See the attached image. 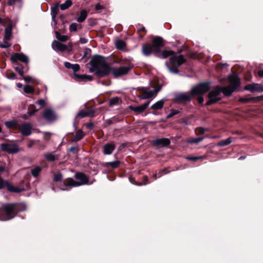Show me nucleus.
<instances>
[{"mask_svg":"<svg viewBox=\"0 0 263 263\" xmlns=\"http://www.w3.org/2000/svg\"><path fill=\"white\" fill-rule=\"evenodd\" d=\"M90 70L94 72L98 77L101 78L108 75L110 72L118 78L126 74L132 69L130 66H123L119 67H111L106 62L104 57L95 55L90 62Z\"/></svg>","mask_w":263,"mask_h":263,"instance_id":"nucleus-1","label":"nucleus"},{"mask_svg":"<svg viewBox=\"0 0 263 263\" xmlns=\"http://www.w3.org/2000/svg\"><path fill=\"white\" fill-rule=\"evenodd\" d=\"M229 80L230 83L229 85L217 86L209 92L208 95L209 100L206 102V105H212L220 100L221 98L218 97V96L221 92L226 96H231L240 85V80L236 76H229Z\"/></svg>","mask_w":263,"mask_h":263,"instance_id":"nucleus-2","label":"nucleus"},{"mask_svg":"<svg viewBox=\"0 0 263 263\" xmlns=\"http://www.w3.org/2000/svg\"><path fill=\"white\" fill-rule=\"evenodd\" d=\"M26 210L24 203H14L3 204L0 208V220L7 221L14 218L17 213Z\"/></svg>","mask_w":263,"mask_h":263,"instance_id":"nucleus-3","label":"nucleus"},{"mask_svg":"<svg viewBox=\"0 0 263 263\" xmlns=\"http://www.w3.org/2000/svg\"><path fill=\"white\" fill-rule=\"evenodd\" d=\"M164 45V41L160 36L155 37L152 41V47L154 49V54L160 58L166 59L169 56L174 54V52L172 50H160V48Z\"/></svg>","mask_w":263,"mask_h":263,"instance_id":"nucleus-4","label":"nucleus"},{"mask_svg":"<svg viewBox=\"0 0 263 263\" xmlns=\"http://www.w3.org/2000/svg\"><path fill=\"white\" fill-rule=\"evenodd\" d=\"M75 178L78 180V181H75L72 178H69L66 179L63 183V185L65 187L61 190L65 191L68 190V188L72 187L79 186L86 184L88 182V178L82 173H77L75 174Z\"/></svg>","mask_w":263,"mask_h":263,"instance_id":"nucleus-5","label":"nucleus"},{"mask_svg":"<svg viewBox=\"0 0 263 263\" xmlns=\"http://www.w3.org/2000/svg\"><path fill=\"white\" fill-rule=\"evenodd\" d=\"M170 61L173 67H171L167 62H166L165 64L169 71L173 73H178L179 72V70L177 67L185 62V60L183 56L181 54L178 55H174L171 57Z\"/></svg>","mask_w":263,"mask_h":263,"instance_id":"nucleus-6","label":"nucleus"},{"mask_svg":"<svg viewBox=\"0 0 263 263\" xmlns=\"http://www.w3.org/2000/svg\"><path fill=\"white\" fill-rule=\"evenodd\" d=\"M2 151L9 154H16L20 151L18 145L14 141H6L0 145Z\"/></svg>","mask_w":263,"mask_h":263,"instance_id":"nucleus-7","label":"nucleus"},{"mask_svg":"<svg viewBox=\"0 0 263 263\" xmlns=\"http://www.w3.org/2000/svg\"><path fill=\"white\" fill-rule=\"evenodd\" d=\"M210 88V83H202L193 87L191 91V93L192 95L203 94L209 91Z\"/></svg>","mask_w":263,"mask_h":263,"instance_id":"nucleus-8","label":"nucleus"},{"mask_svg":"<svg viewBox=\"0 0 263 263\" xmlns=\"http://www.w3.org/2000/svg\"><path fill=\"white\" fill-rule=\"evenodd\" d=\"M6 188L8 191L11 193H21L24 190V188L15 187L10 184L8 181L4 180L0 176V190Z\"/></svg>","mask_w":263,"mask_h":263,"instance_id":"nucleus-9","label":"nucleus"},{"mask_svg":"<svg viewBox=\"0 0 263 263\" xmlns=\"http://www.w3.org/2000/svg\"><path fill=\"white\" fill-rule=\"evenodd\" d=\"M192 93L190 94V92L178 93L175 94L174 101L176 103L190 101L192 100Z\"/></svg>","mask_w":263,"mask_h":263,"instance_id":"nucleus-10","label":"nucleus"},{"mask_svg":"<svg viewBox=\"0 0 263 263\" xmlns=\"http://www.w3.org/2000/svg\"><path fill=\"white\" fill-rule=\"evenodd\" d=\"M32 126L30 123H23L18 125V129L23 136H28L32 133Z\"/></svg>","mask_w":263,"mask_h":263,"instance_id":"nucleus-11","label":"nucleus"},{"mask_svg":"<svg viewBox=\"0 0 263 263\" xmlns=\"http://www.w3.org/2000/svg\"><path fill=\"white\" fill-rule=\"evenodd\" d=\"M44 118L49 122H52L57 119L55 112L50 108L46 109L43 115Z\"/></svg>","mask_w":263,"mask_h":263,"instance_id":"nucleus-12","label":"nucleus"},{"mask_svg":"<svg viewBox=\"0 0 263 263\" xmlns=\"http://www.w3.org/2000/svg\"><path fill=\"white\" fill-rule=\"evenodd\" d=\"M244 89L252 92L255 91L262 92L263 86H261L257 83H252L246 85Z\"/></svg>","mask_w":263,"mask_h":263,"instance_id":"nucleus-13","label":"nucleus"},{"mask_svg":"<svg viewBox=\"0 0 263 263\" xmlns=\"http://www.w3.org/2000/svg\"><path fill=\"white\" fill-rule=\"evenodd\" d=\"M150 101H147L145 103L141 106H129V108L132 111L139 114L143 112L148 107Z\"/></svg>","mask_w":263,"mask_h":263,"instance_id":"nucleus-14","label":"nucleus"},{"mask_svg":"<svg viewBox=\"0 0 263 263\" xmlns=\"http://www.w3.org/2000/svg\"><path fill=\"white\" fill-rule=\"evenodd\" d=\"M152 143L155 146H166L170 144V141L167 138H159L153 140Z\"/></svg>","mask_w":263,"mask_h":263,"instance_id":"nucleus-15","label":"nucleus"},{"mask_svg":"<svg viewBox=\"0 0 263 263\" xmlns=\"http://www.w3.org/2000/svg\"><path fill=\"white\" fill-rule=\"evenodd\" d=\"M95 111L93 109H89L86 111L81 110L77 114V117H80L81 118L86 117H93L95 114Z\"/></svg>","mask_w":263,"mask_h":263,"instance_id":"nucleus-16","label":"nucleus"},{"mask_svg":"<svg viewBox=\"0 0 263 263\" xmlns=\"http://www.w3.org/2000/svg\"><path fill=\"white\" fill-rule=\"evenodd\" d=\"M73 79L78 81H91L92 80V77L86 74H79L76 73L73 74Z\"/></svg>","mask_w":263,"mask_h":263,"instance_id":"nucleus-17","label":"nucleus"},{"mask_svg":"<svg viewBox=\"0 0 263 263\" xmlns=\"http://www.w3.org/2000/svg\"><path fill=\"white\" fill-rule=\"evenodd\" d=\"M11 60L13 62L19 60L23 63H28L29 60L28 58L23 53H16L15 55L11 57Z\"/></svg>","mask_w":263,"mask_h":263,"instance_id":"nucleus-18","label":"nucleus"},{"mask_svg":"<svg viewBox=\"0 0 263 263\" xmlns=\"http://www.w3.org/2000/svg\"><path fill=\"white\" fill-rule=\"evenodd\" d=\"M159 91V89H154L153 90H150L149 92H148L142 93V94L141 95L139 96L138 97L139 99L141 100L149 99L153 97H155Z\"/></svg>","mask_w":263,"mask_h":263,"instance_id":"nucleus-19","label":"nucleus"},{"mask_svg":"<svg viewBox=\"0 0 263 263\" xmlns=\"http://www.w3.org/2000/svg\"><path fill=\"white\" fill-rule=\"evenodd\" d=\"M52 47L54 50L60 51H64L67 49V45L56 41L52 42Z\"/></svg>","mask_w":263,"mask_h":263,"instance_id":"nucleus-20","label":"nucleus"},{"mask_svg":"<svg viewBox=\"0 0 263 263\" xmlns=\"http://www.w3.org/2000/svg\"><path fill=\"white\" fill-rule=\"evenodd\" d=\"M153 52H154V49L151 45L145 44L142 45V52L145 56L150 55Z\"/></svg>","mask_w":263,"mask_h":263,"instance_id":"nucleus-21","label":"nucleus"},{"mask_svg":"<svg viewBox=\"0 0 263 263\" xmlns=\"http://www.w3.org/2000/svg\"><path fill=\"white\" fill-rule=\"evenodd\" d=\"M115 149V145L113 143H107L103 146V153L105 155H110Z\"/></svg>","mask_w":263,"mask_h":263,"instance_id":"nucleus-22","label":"nucleus"},{"mask_svg":"<svg viewBox=\"0 0 263 263\" xmlns=\"http://www.w3.org/2000/svg\"><path fill=\"white\" fill-rule=\"evenodd\" d=\"M85 134L81 129L78 130L73 137L70 140L71 142H77L81 140L84 137Z\"/></svg>","mask_w":263,"mask_h":263,"instance_id":"nucleus-23","label":"nucleus"},{"mask_svg":"<svg viewBox=\"0 0 263 263\" xmlns=\"http://www.w3.org/2000/svg\"><path fill=\"white\" fill-rule=\"evenodd\" d=\"M64 65L67 69H72L74 73L80 70V66L77 64H72L68 62H66L64 63Z\"/></svg>","mask_w":263,"mask_h":263,"instance_id":"nucleus-24","label":"nucleus"},{"mask_svg":"<svg viewBox=\"0 0 263 263\" xmlns=\"http://www.w3.org/2000/svg\"><path fill=\"white\" fill-rule=\"evenodd\" d=\"M164 99H161L155 103H154L153 105H152L151 108L153 110H159L163 108L164 105Z\"/></svg>","mask_w":263,"mask_h":263,"instance_id":"nucleus-25","label":"nucleus"},{"mask_svg":"<svg viewBox=\"0 0 263 263\" xmlns=\"http://www.w3.org/2000/svg\"><path fill=\"white\" fill-rule=\"evenodd\" d=\"M42 166H36L31 170V173L34 178H37L42 170Z\"/></svg>","mask_w":263,"mask_h":263,"instance_id":"nucleus-26","label":"nucleus"},{"mask_svg":"<svg viewBox=\"0 0 263 263\" xmlns=\"http://www.w3.org/2000/svg\"><path fill=\"white\" fill-rule=\"evenodd\" d=\"M121 102V100L119 97H115L111 98L109 101L110 106H114L119 104Z\"/></svg>","mask_w":263,"mask_h":263,"instance_id":"nucleus-27","label":"nucleus"},{"mask_svg":"<svg viewBox=\"0 0 263 263\" xmlns=\"http://www.w3.org/2000/svg\"><path fill=\"white\" fill-rule=\"evenodd\" d=\"M87 16V12L85 10H82L80 12L79 16L77 18V21L79 23H82L84 21Z\"/></svg>","mask_w":263,"mask_h":263,"instance_id":"nucleus-28","label":"nucleus"},{"mask_svg":"<svg viewBox=\"0 0 263 263\" xmlns=\"http://www.w3.org/2000/svg\"><path fill=\"white\" fill-rule=\"evenodd\" d=\"M233 140V138L229 137L226 140H221L217 143V145L219 146H224L228 145L231 144Z\"/></svg>","mask_w":263,"mask_h":263,"instance_id":"nucleus-29","label":"nucleus"},{"mask_svg":"<svg viewBox=\"0 0 263 263\" xmlns=\"http://www.w3.org/2000/svg\"><path fill=\"white\" fill-rule=\"evenodd\" d=\"M12 34V27L8 26L5 29V35L4 39L5 40H9Z\"/></svg>","mask_w":263,"mask_h":263,"instance_id":"nucleus-30","label":"nucleus"},{"mask_svg":"<svg viewBox=\"0 0 263 263\" xmlns=\"http://www.w3.org/2000/svg\"><path fill=\"white\" fill-rule=\"evenodd\" d=\"M120 164V161L117 160L111 162H106L104 164V166L106 167L110 166L113 168H117L119 167Z\"/></svg>","mask_w":263,"mask_h":263,"instance_id":"nucleus-31","label":"nucleus"},{"mask_svg":"<svg viewBox=\"0 0 263 263\" xmlns=\"http://www.w3.org/2000/svg\"><path fill=\"white\" fill-rule=\"evenodd\" d=\"M44 157L46 160L49 162H53L57 159V157L52 153L45 154Z\"/></svg>","mask_w":263,"mask_h":263,"instance_id":"nucleus-32","label":"nucleus"},{"mask_svg":"<svg viewBox=\"0 0 263 263\" xmlns=\"http://www.w3.org/2000/svg\"><path fill=\"white\" fill-rule=\"evenodd\" d=\"M72 1L71 0H66L64 3L60 5V9L62 10H65L69 8L72 5Z\"/></svg>","mask_w":263,"mask_h":263,"instance_id":"nucleus-33","label":"nucleus"},{"mask_svg":"<svg viewBox=\"0 0 263 263\" xmlns=\"http://www.w3.org/2000/svg\"><path fill=\"white\" fill-rule=\"evenodd\" d=\"M81 28L82 26L81 25H78L76 23H73L69 26V31L70 32H76L77 31L78 29Z\"/></svg>","mask_w":263,"mask_h":263,"instance_id":"nucleus-34","label":"nucleus"},{"mask_svg":"<svg viewBox=\"0 0 263 263\" xmlns=\"http://www.w3.org/2000/svg\"><path fill=\"white\" fill-rule=\"evenodd\" d=\"M5 124L6 126L9 128H16L17 125V122L15 120L6 121Z\"/></svg>","mask_w":263,"mask_h":263,"instance_id":"nucleus-35","label":"nucleus"},{"mask_svg":"<svg viewBox=\"0 0 263 263\" xmlns=\"http://www.w3.org/2000/svg\"><path fill=\"white\" fill-rule=\"evenodd\" d=\"M203 139V138H191L187 140L188 143H195L197 144Z\"/></svg>","mask_w":263,"mask_h":263,"instance_id":"nucleus-36","label":"nucleus"},{"mask_svg":"<svg viewBox=\"0 0 263 263\" xmlns=\"http://www.w3.org/2000/svg\"><path fill=\"white\" fill-rule=\"evenodd\" d=\"M55 35L57 39L60 41L65 42L68 40L67 35H62L58 31H55Z\"/></svg>","mask_w":263,"mask_h":263,"instance_id":"nucleus-37","label":"nucleus"},{"mask_svg":"<svg viewBox=\"0 0 263 263\" xmlns=\"http://www.w3.org/2000/svg\"><path fill=\"white\" fill-rule=\"evenodd\" d=\"M24 91L28 94H33L34 93V89L32 87L26 85L24 86L23 88Z\"/></svg>","mask_w":263,"mask_h":263,"instance_id":"nucleus-38","label":"nucleus"},{"mask_svg":"<svg viewBox=\"0 0 263 263\" xmlns=\"http://www.w3.org/2000/svg\"><path fill=\"white\" fill-rule=\"evenodd\" d=\"M63 179V175L61 173H55L53 175V180L54 182H61Z\"/></svg>","mask_w":263,"mask_h":263,"instance_id":"nucleus-39","label":"nucleus"},{"mask_svg":"<svg viewBox=\"0 0 263 263\" xmlns=\"http://www.w3.org/2000/svg\"><path fill=\"white\" fill-rule=\"evenodd\" d=\"M180 112V110L178 109H172L170 110V114L167 115L166 118H171L175 115L178 114Z\"/></svg>","mask_w":263,"mask_h":263,"instance_id":"nucleus-40","label":"nucleus"},{"mask_svg":"<svg viewBox=\"0 0 263 263\" xmlns=\"http://www.w3.org/2000/svg\"><path fill=\"white\" fill-rule=\"evenodd\" d=\"M116 46L117 48L122 49L125 46V43L122 40H118L116 42Z\"/></svg>","mask_w":263,"mask_h":263,"instance_id":"nucleus-41","label":"nucleus"},{"mask_svg":"<svg viewBox=\"0 0 263 263\" xmlns=\"http://www.w3.org/2000/svg\"><path fill=\"white\" fill-rule=\"evenodd\" d=\"M149 183L147 176H144L143 178V181L142 182L136 183L135 184L138 186L146 185Z\"/></svg>","mask_w":263,"mask_h":263,"instance_id":"nucleus-42","label":"nucleus"},{"mask_svg":"<svg viewBox=\"0 0 263 263\" xmlns=\"http://www.w3.org/2000/svg\"><path fill=\"white\" fill-rule=\"evenodd\" d=\"M8 40H5L4 39V41L3 42H0V48H9L11 44H9L8 42Z\"/></svg>","mask_w":263,"mask_h":263,"instance_id":"nucleus-43","label":"nucleus"},{"mask_svg":"<svg viewBox=\"0 0 263 263\" xmlns=\"http://www.w3.org/2000/svg\"><path fill=\"white\" fill-rule=\"evenodd\" d=\"M58 12V8L57 7H54L51 9V15L53 19L56 18Z\"/></svg>","mask_w":263,"mask_h":263,"instance_id":"nucleus-44","label":"nucleus"},{"mask_svg":"<svg viewBox=\"0 0 263 263\" xmlns=\"http://www.w3.org/2000/svg\"><path fill=\"white\" fill-rule=\"evenodd\" d=\"M205 130L206 129L204 128L198 127L196 129L195 132L197 135H199L203 134L205 133Z\"/></svg>","mask_w":263,"mask_h":263,"instance_id":"nucleus-45","label":"nucleus"},{"mask_svg":"<svg viewBox=\"0 0 263 263\" xmlns=\"http://www.w3.org/2000/svg\"><path fill=\"white\" fill-rule=\"evenodd\" d=\"M15 70L19 73V74L20 76H23L24 71H23V68L22 65L15 67Z\"/></svg>","mask_w":263,"mask_h":263,"instance_id":"nucleus-46","label":"nucleus"},{"mask_svg":"<svg viewBox=\"0 0 263 263\" xmlns=\"http://www.w3.org/2000/svg\"><path fill=\"white\" fill-rule=\"evenodd\" d=\"M149 87H140L137 88V90L141 91L142 93H146L149 92L148 90Z\"/></svg>","mask_w":263,"mask_h":263,"instance_id":"nucleus-47","label":"nucleus"},{"mask_svg":"<svg viewBox=\"0 0 263 263\" xmlns=\"http://www.w3.org/2000/svg\"><path fill=\"white\" fill-rule=\"evenodd\" d=\"M39 142V140H30V142L28 144L27 146L29 148H31L34 144Z\"/></svg>","mask_w":263,"mask_h":263,"instance_id":"nucleus-48","label":"nucleus"},{"mask_svg":"<svg viewBox=\"0 0 263 263\" xmlns=\"http://www.w3.org/2000/svg\"><path fill=\"white\" fill-rule=\"evenodd\" d=\"M7 78L10 80H15L16 79V74L13 72L7 75Z\"/></svg>","mask_w":263,"mask_h":263,"instance_id":"nucleus-49","label":"nucleus"},{"mask_svg":"<svg viewBox=\"0 0 263 263\" xmlns=\"http://www.w3.org/2000/svg\"><path fill=\"white\" fill-rule=\"evenodd\" d=\"M202 159V157H186V159L189 160H192L193 161H197L199 159Z\"/></svg>","mask_w":263,"mask_h":263,"instance_id":"nucleus-50","label":"nucleus"},{"mask_svg":"<svg viewBox=\"0 0 263 263\" xmlns=\"http://www.w3.org/2000/svg\"><path fill=\"white\" fill-rule=\"evenodd\" d=\"M36 104L41 106H44L45 104V102L43 99H40L36 102Z\"/></svg>","mask_w":263,"mask_h":263,"instance_id":"nucleus-51","label":"nucleus"},{"mask_svg":"<svg viewBox=\"0 0 263 263\" xmlns=\"http://www.w3.org/2000/svg\"><path fill=\"white\" fill-rule=\"evenodd\" d=\"M252 100V98H240L239 99V101L240 102H243V103H246V102H249L250 100Z\"/></svg>","mask_w":263,"mask_h":263,"instance_id":"nucleus-52","label":"nucleus"},{"mask_svg":"<svg viewBox=\"0 0 263 263\" xmlns=\"http://www.w3.org/2000/svg\"><path fill=\"white\" fill-rule=\"evenodd\" d=\"M23 79L27 82H29L30 81L33 80V78L30 76L23 77Z\"/></svg>","mask_w":263,"mask_h":263,"instance_id":"nucleus-53","label":"nucleus"},{"mask_svg":"<svg viewBox=\"0 0 263 263\" xmlns=\"http://www.w3.org/2000/svg\"><path fill=\"white\" fill-rule=\"evenodd\" d=\"M78 147L77 146H74L71 147L69 148V151L71 152H75L76 151L78 152Z\"/></svg>","mask_w":263,"mask_h":263,"instance_id":"nucleus-54","label":"nucleus"},{"mask_svg":"<svg viewBox=\"0 0 263 263\" xmlns=\"http://www.w3.org/2000/svg\"><path fill=\"white\" fill-rule=\"evenodd\" d=\"M18 0H9V1L7 3V4L9 6H12Z\"/></svg>","mask_w":263,"mask_h":263,"instance_id":"nucleus-55","label":"nucleus"},{"mask_svg":"<svg viewBox=\"0 0 263 263\" xmlns=\"http://www.w3.org/2000/svg\"><path fill=\"white\" fill-rule=\"evenodd\" d=\"M95 8L96 10H99L103 9V6L100 4L98 3L96 5Z\"/></svg>","mask_w":263,"mask_h":263,"instance_id":"nucleus-56","label":"nucleus"},{"mask_svg":"<svg viewBox=\"0 0 263 263\" xmlns=\"http://www.w3.org/2000/svg\"><path fill=\"white\" fill-rule=\"evenodd\" d=\"M80 41L81 43L85 44L87 42V40L85 38H81L80 40Z\"/></svg>","mask_w":263,"mask_h":263,"instance_id":"nucleus-57","label":"nucleus"},{"mask_svg":"<svg viewBox=\"0 0 263 263\" xmlns=\"http://www.w3.org/2000/svg\"><path fill=\"white\" fill-rule=\"evenodd\" d=\"M198 102L199 103H202L203 101H204V99H203V98L201 96H199L198 98Z\"/></svg>","mask_w":263,"mask_h":263,"instance_id":"nucleus-58","label":"nucleus"},{"mask_svg":"<svg viewBox=\"0 0 263 263\" xmlns=\"http://www.w3.org/2000/svg\"><path fill=\"white\" fill-rule=\"evenodd\" d=\"M258 75L261 78H263V69L258 71Z\"/></svg>","mask_w":263,"mask_h":263,"instance_id":"nucleus-59","label":"nucleus"},{"mask_svg":"<svg viewBox=\"0 0 263 263\" xmlns=\"http://www.w3.org/2000/svg\"><path fill=\"white\" fill-rule=\"evenodd\" d=\"M93 126V124L92 123H88L86 124V126L88 128H91Z\"/></svg>","mask_w":263,"mask_h":263,"instance_id":"nucleus-60","label":"nucleus"},{"mask_svg":"<svg viewBox=\"0 0 263 263\" xmlns=\"http://www.w3.org/2000/svg\"><path fill=\"white\" fill-rule=\"evenodd\" d=\"M16 86L18 88H22L23 87V85L21 83H17Z\"/></svg>","mask_w":263,"mask_h":263,"instance_id":"nucleus-61","label":"nucleus"},{"mask_svg":"<svg viewBox=\"0 0 263 263\" xmlns=\"http://www.w3.org/2000/svg\"><path fill=\"white\" fill-rule=\"evenodd\" d=\"M52 22L54 23V26L57 25V21H56V19H55V18L53 19V18L52 17Z\"/></svg>","mask_w":263,"mask_h":263,"instance_id":"nucleus-62","label":"nucleus"},{"mask_svg":"<svg viewBox=\"0 0 263 263\" xmlns=\"http://www.w3.org/2000/svg\"><path fill=\"white\" fill-rule=\"evenodd\" d=\"M145 30V27H141V28L139 29V31H144Z\"/></svg>","mask_w":263,"mask_h":263,"instance_id":"nucleus-63","label":"nucleus"},{"mask_svg":"<svg viewBox=\"0 0 263 263\" xmlns=\"http://www.w3.org/2000/svg\"><path fill=\"white\" fill-rule=\"evenodd\" d=\"M153 177L154 178V179H157V174H154L153 175Z\"/></svg>","mask_w":263,"mask_h":263,"instance_id":"nucleus-64","label":"nucleus"}]
</instances>
